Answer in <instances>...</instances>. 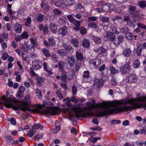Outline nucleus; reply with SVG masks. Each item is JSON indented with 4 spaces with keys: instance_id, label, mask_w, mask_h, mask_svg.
<instances>
[{
    "instance_id": "obj_44",
    "label": "nucleus",
    "mask_w": 146,
    "mask_h": 146,
    "mask_svg": "<svg viewBox=\"0 0 146 146\" xmlns=\"http://www.w3.org/2000/svg\"><path fill=\"white\" fill-rule=\"evenodd\" d=\"M110 29L112 31L113 33L116 35H118L119 33V32L118 31L115 26L113 25H111Z\"/></svg>"
},
{
    "instance_id": "obj_40",
    "label": "nucleus",
    "mask_w": 146,
    "mask_h": 146,
    "mask_svg": "<svg viewBox=\"0 0 146 146\" xmlns=\"http://www.w3.org/2000/svg\"><path fill=\"white\" fill-rule=\"evenodd\" d=\"M60 71L62 72V75L61 77L62 79V81L63 82L66 81L67 78L66 72L64 70Z\"/></svg>"
},
{
    "instance_id": "obj_20",
    "label": "nucleus",
    "mask_w": 146,
    "mask_h": 146,
    "mask_svg": "<svg viewBox=\"0 0 146 146\" xmlns=\"http://www.w3.org/2000/svg\"><path fill=\"white\" fill-rule=\"evenodd\" d=\"M68 62L71 67H72L75 63V59L73 56H68L67 58Z\"/></svg>"
},
{
    "instance_id": "obj_1",
    "label": "nucleus",
    "mask_w": 146,
    "mask_h": 146,
    "mask_svg": "<svg viewBox=\"0 0 146 146\" xmlns=\"http://www.w3.org/2000/svg\"><path fill=\"white\" fill-rule=\"evenodd\" d=\"M111 106L114 108L112 109L108 110H103L102 112L104 114L101 116L105 115L110 113H119L123 110L126 111L134 109L137 108L143 107L146 108V97L140 96L138 97L137 100L134 98H130L128 100H116L113 102Z\"/></svg>"
},
{
    "instance_id": "obj_10",
    "label": "nucleus",
    "mask_w": 146,
    "mask_h": 146,
    "mask_svg": "<svg viewBox=\"0 0 146 146\" xmlns=\"http://www.w3.org/2000/svg\"><path fill=\"white\" fill-rule=\"evenodd\" d=\"M89 63L91 66H93L95 68H97L101 65V61L99 59L97 58L91 60Z\"/></svg>"
},
{
    "instance_id": "obj_23",
    "label": "nucleus",
    "mask_w": 146,
    "mask_h": 146,
    "mask_svg": "<svg viewBox=\"0 0 146 146\" xmlns=\"http://www.w3.org/2000/svg\"><path fill=\"white\" fill-rule=\"evenodd\" d=\"M50 31L53 33H56V32L57 26L54 23H51L50 25Z\"/></svg>"
},
{
    "instance_id": "obj_18",
    "label": "nucleus",
    "mask_w": 146,
    "mask_h": 146,
    "mask_svg": "<svg viewBox=\"0 0 146 146\" xmlns=\"http://www.w3.org/2000/svg\"><path fill=\"white\" fill-rule=\"evenodd\" d=\"M44 69L47 73L50 74L51 75L53 74V73L52 71V69L51 68L48 66L47 63L44 62L43 64Z\"/></svg>"
},
{
    "instance_id": "obj_41",
    "label": "nucleus",
    "mask_w": 146,
    "mask_h": 146,
    "mask_svg": "<svg viewBox=\"0 0 146 146\" xmlns=\"http://www.w3.org/2000/svg\"><path fill=\"white\" fill-rule=\"evenodd\" d=\"M48 41L50 46H53L55 44V41L52 38H48Z\"/></svg>"
},
{
    "instance_id": "obj_30",
    "label": "nucleus",
    "mask_w": 146,
    "mask_h": 146,
    "mask_svg": "<svg viewBox=\"0 0 146 146\" xmlns=\"http://www.w3.org/2000/svg\"><path fill=\"white\" fill-rule=\"evenodd\" d=\"M89 41L86 38H84L82 42V46L84 47L88 48L90 45Z\"/></svg>"
},
{
    "instance_id": "obj_26",
    "label": "nucleus",
    "mask_w": 146,
    "mask_h": 146,
    "mask_svg": "<svg viewBox=\"0 0 146 146\" xmlns=\"http://www.w3.org/2000/svg\"><path fill=\"white\" fill-rule=\"evenodd\" d=\"M91 38L93 41L96 44H100L101 42L102 39L99 37L94 35H92L91 36Z\"/></svg>"
},
{
    "instance_id": "obj_63",
    "label": "nucleus",
    "mask_w": 146,
    "mask_h": 146,
    "mask_svg": "<svg viewBox=\"0 0 146 146\" xmlns=\"http://www.w3.org/2000/svg\"><path fill=\"white\" fill-rule=\"evenodd\" d=\"M141 133L142 134H146V127L144 126L143 127L142 129L140 130Z\"/></svg>"
},
{
    "instance_id": "obj_46",
    "label": "nucleus",
    "mask_w": 146,
    "mask_h": 146,
    "mask_svg": "<svg viewBox=\"0 0 146 146\" xmlns=\"http://www.w3.org/2000/svg\"><path fill=\"white\" fill-rule=\"evenodd\" d=\"M55 93L57 97H58L60 100H62L63 99L64 97L59 90H56V91Z\"/></svg>"
},
{
    "instance_id": "obj_52",
    "label": "nucleus",
    "mask_w": 146,
    "mask_h": 146,
    "mask_svg": "<svg viewBox=\"0 0 146 146\" xmlns=\"http://www.w3.org/2000/svg\"><path fill=\"white\" fill-rule=\"evenodd\" d=\"M120 31L121 33L126 34L129 31V29L127 27L122 28L120 29Z\"/></svg>"
},
{
    "instance_id": "obj_53",
    "label": "nucleus",
    "mask_w": 146,
    "mask_h": 146,
    "mask_svg": "<svg viewBox=\"0 0 146 146\" xmlns=\"http://www.w3.org/2000/svg\"><path fill=\"white\" fill-rule=\"evenodd\" d=\"M63 2L62 0H58L57 1H55V5L57 7H60L62 5Z\"/></svg>"
},
{
    "instance_id": "obj_43",
    "label": "nucleus",
    "mask_w": 146,
    "mask_h": 146,
    "mask_svg": "<svg viewBox=\"0 0 146 146\" xmlns=\"http://www.w3.org/2000/svg\"><path fill=\"white\" fill-rule=\"evenodd\" d=\"M25 21H26L25 25L27 27H30L31 23V17H28L27 19H25Z\"/></svg>"
},
{
    "instance_id": "obj_60",
    "label": "nucleus",
    "mask_w": 146,
    "mask_h": 146,
    "mask_svg": "<svg viewBox=\"0 0 146 146\" xmlns=\"http://www.w3.org/2000/svg\"><path fill=\"white\" fill-rule=\"evenodd\" d=\"M83 77L85 78H88L90 77V72L88 71H84L83 72Z\"/></svg>"
},
{
    "instance_id": "obj_37",
    "label": "nucleus",
    "mask_w": 146,
    "mask_h": 146,
    "mask_svg": "<svg viewBox=\"0 0 146 146\" xmlns=\"http://www.w3.org/2000/svg\"><path fill=\"white\" fill-rule=\"evenodd\" d=\"M58 53L62 57L66 55V53L65 50L63 49H59L57 51Z\"/></svg>"
},
{
    "instance_id": "obj_49",
    "label": "nucleus",
    "mask_w": 146,
    "mask_h": 146,
    "mask_svg": "<svg viewBox=\"0 0 146 146\" xmlns=\"http://www.w3.org/2000/svg\"><path fill=\"white\" fill-rule=\"evenodd\" d=\"M51 57V60L54 63H56L57 61L58 58L56 54H52Z\"/></svg>"
},
{
    "instance_id": "obj_55",
    "label": "nucleus",
    "mask_w": 146,
    "mask_h": 146,
    "mask_svg": "<svg viewBox=\"0 0 146 146\" xmlns=\"http://www.w3.org/2000/svg\"><path fill=\"white\" fill-rule=\"evenodd\" d=\"M88 27L96 28H97V26L95 23L94 22H92L90 23H89L88 25Z\"/></svg>"
},
{
    "instance_id": "obj_25",
    "label": "nucleus",
    "mask_w": 146,
    "mask_h": 146,
    "mask_svg": "<svg viewBox=\"0 0 146 146\" xmlns=\"http://www.w3.org/2000/svg\"><path fill=\"white\" fill-rule=\"evenodd\" d=\"M14 29L16 33H19L21 32L22 27L19 23H16L15 25Z\"/></svg>"
},
{
    "instance_id": "obj_9",
    "label": "nucleus",
    "mask_w": 146,
    "mask_h": 146,
    "mask_svg": "<svg viewBox=\"0 0 146 146\" xmlns=\"http://www.w3.org/2000/svg\"><path fill=\"white\" fill-rule=\"evenodd\" d=\"M94 51L96 52L100 57L105 56L106 55L107 51L102 46L94 49Z\"/></svg>"
},
{
    "instance_id": "obj_42",
    "label": "nucleus",
    "mask_w": 146,
    "mask_h": 146,
    "mask_svg": "<svg viewBox=\"0 0 146 146\" xmlns=\"http://www.w3.org/2000/svg\"><path fill=\"white\" fill-rule=\"evenodd\" d=\"M36 80L37 81V84L39 85L43 83L44 80V78L40 77H38L36 78Z\"/></svg>"
},
{
    "instance_id": "obj_12",
    "label": "nucleus",
    "mask_w": 146,
    "mask_h": 146,
    "mask_svg": "<svg viewBox=\"0 0 146 146\" xmlns=\"http://www.w3.org/2000/svg\"><path fill=\"white\" fill-rule=\"evenodd\" d=\"M106 37L109 40L113 41L115 38V35L114 33L111 31H108L106 32Z\"/></svg>"
},
{
    "instance_id": "obj_29",
    "label": "nucleus",
    "mask_w": 146,
    "mask_h": 146,
    "mask_svg": "<svg viewBox=\"0 0 146 146\" xmlns=\"http://www.w3.org/2000/svg\"><path fill=\"white\" fill-rule=\"evenodd\" d=\"M42 52L43 55L46 57L50 56V53L49 51L46 48H44L42 49Z\"/></svg>"
},
{
    "instance_id": "obj_17",
    "label": "nucleus",
    "mask_w": 146,
    "mask_h": 146,
    "mask_svg": "<svg viewBox=\"0 0 146 146\" xmlns=\"http://www.w3.org/2000/svg\"><path fill=\"white\" fill-rule=\"evenodd\" d=\"M103 80L101 78L96 79L94 81V84L98 88L102 87L103 85Z\"/></svg>"
},
{
    "instance_id": "obj_54",
    "label": "nucleus",
    "mask_w": 146,
    "mask_h": 146,
    "mask_svg": "<svg viewBox=\"0 0 146 146\" xmlns=\"http://www.w3.org/2000/svg\"><path fill=\"white\" fill-rule=\"evenodd\" d=\"M102 10L103 11L107 12L109 10V6L106 4L103 5L102 6Z\"/></svg>"
},
{
    "instance_id": "obj_21",
    "label": "nucleus",
    "mask_w": 146,
    "mask_h": 146,
    "mask_svg": "<svg viewBox=\"0 0 146 146\" xmlns=\"http://www.w3.org/2000/svg\"><path fill=\"white\" fill-rule=\"evenodd\" d=\"M128 78V81L130 83L135 82L137 80V76L135 74L130 75Z\"/></svg>"
},
{
    "instance_id": "obj_36",
    "label": "nucleus",
    "mask_w": 146,
    "mask_h": 146,
    "mask_svg": "<svg viewBox=\"0 0 146 146\" xmlns=\"http://www.w3.org/2000/svg\"><path fill=\"white\" fill-rule=\"evenodd\" d=\"M138 5L140 8L144 9L146 7V1H139Z\"/></svg>"
},
{
    "instance_id": "obj_48",
    "label": "nucleus",
    "mask_w": 146,
    "mask_h": 146,
    "mask_svg": "<svg viewBox=\"0 0 146 146\" xmlns=\"http://www.w3.org/2000/svg\"><path fill=\"white\" fill-rule=\"evenodd\" d=\"M43 135L42 134L38 133L37 135H35V136L34 137V139L35 140H38L42 138Z\"/></svg>"
},
{
    "instance_id": "obj_31",
    "label": "nucleus",
    "mask_w": 146,
    "mask_h": 146,
    "mask_svg": "<svg viewBox=\"0 0 146 146\" xmlns=\"http://www.w3.org/2000/svg\"><path fill=\"white\" fill-rule=\"evenodd\" d=\"M74 0H66L64 3V4L66 6L70 7L74 4Z\"/></svg>"
},
{
    "instance_id": "obj_64",
    "label": "nucleus",
    "mask_w": 146,
    "mask_h": 146,
    "mask_svg": "<svg viewBox=\"0 0 146 146\" xmlns=\"http://www.w3.org/2000/svg\"><path fill=\"white\" fill-rule=\"evenodd\" d=\"M72 92L73 95H75L76 94L77 92V89L75 86L73 85L72 87Z\"/></svg>"
},
{
    "instance_id": "obj_5",
    "label": "nucleus",
    "mask_w": 146,
    "mask_h": 146,
    "mask_svg": "<svg viewBox=\"0 0 146 146\" xmlns=\"http://www.w3.org/2000/svg\"><path fill=\"white\" fill-rule=\"evenodd\" d=\"M12 95H11L9 97H7L5 96H3L1 98L2 100L4 101V103H1L0 102V104H3L6 108H9L10 107H12L14 110H18L19 108L18 106H15L14 104L16 103L17 101L16 98L13 99Z\"/></svg>"
},
{
    "instance_id": "obj_47",
    "label": "nucleus",
    "mask_w": 146,
    "mask_h": 146,
    "mask_svg": "<svg viewBox=\"0 0 146 146\" xmlns=\"http://www.w3.org/2000/svg\"><path fill=\"white\" fill-rule=\"evenodd\" d=\"M35 93L38 97L39 98H42V92L39 89H37L35 90Z\"/></svg>"
},
{
    "instance_id": "obj_3",
    "label": "nucleus",
    "mask_w": 146,
    "mask_h": 146,
    "mask_svg": "<svg viewBox=\"0 0 146 146\" xmlns=\"http://www.w3.org/2000/svg\"><path fill=\"white\" fill-rule=\"evenodd\" d=\"M128 12L130 15L133 16L132 20L129 15L124 17L123 21L126 22L127 25L129 27L134 28L136 25V21L141 19V18L139 16L140 14V10H137L135 6H129Z\"/></svg>"
},
{
    "instance_id": "obj_4",
    "label": "nucleus",
    "mask_w": 146,
    "mask_h": 146,
    "mask_svg": "<svg viewBox=\"0 0 146 146\" xmlns=\"http://www.w3.org/2000/svg\"><path fill=\"white\" fill-rule=\"evenodd\" d=\"M22 100L23 102L21 104L18 106L19 108L18 109H20L23 111H27L36 113H42L43 111L41 109V106L40 104H37L36 106L32 110L30 109V108L27 106L28 105H30L31 103L30 97L29 96H25Z\"/></svg>"
},
{
    "instance_id": "obj_45",
    "label": "nucleus",
    "mask_w": 146,
    "mask_h": 146,
    "mask_svg": "<svg viewBox=\"0 0 146 146\" xmlns=\"http://www.w3.org/2000/svg\"><path fill=\"white\" fill-rule=\"evenodd\" d=\"M110 70L111 73L112 74H114L119 72V70L116 69L113 66L110 67Z\"/></svg>"
},
{
    "instance_id": "obj_34",
    "label": "nucleus",
    "mask_w": 146,
    "mask_h": 146,
    "mask_svg": "<svg viewBox=\"0 0 146 146\" xmlns=\"http://www.w3.org/2000/svg\"><path fill=\"white\" fill-rule=\"evenodd\" d=\"M76 56L77 60H80L81 61L83 60V56L82 54L79 52H76Z\"/></svg>"
},
{
    "instance_id": "obj_56",
    "label": "nucleus",
    "mask_w": 146,
    "mask_h": 146,
    "mask_svg": "<svg viewBox=\"0 0 146 146\" xmlns=\"http://www.w3.org/2000/svg\"><path fill=\"white\" fill-rule=\"evenodd\" d=\"M63 101L65 102L66 105L68 106H70V102H71L70 99L68 97H67L65 99L63 100Z\"/></svg>"
},
{
    "instance_id": "obj_28",
    "label": "nucleus",
    "mask_w": 146,
    "mask_h": 146,
    "mask_svg": "<svg viewBox=\"0 0 146 146\" xmlns=\"http://www.w3.org/2000/svg\"><path fill=\"white\" fill-rule=\"evenodd\" d=\"M137 48L136 49L137 54L138 56H140L141 55L142 50V46L139 44L137 45Z\"/></svg>"
},
{
    "instance_id": "obj_19",
    "label": "nucleus",
    "mask_w": 146,
    "mask_h": 146,
    "mask_svg": "<svg viewBox=\"0 0 146 146\" xmlns=\"http://www.w3.org/2000/svg\"><path fill=\"white\" fill-rule=\"evenodd\" d=\"M30 41L32 46L31 48L34 49L35 47H37L38 45V42L36 38H31Z\"/></svg>"
},
{
    "instance_id": "obj_11",
    "label": "nucleus",
    "mask_w": 146,
    "mask_h": 146,
    "mask_svg": "<svg viewBox=\"0 0 146 146\" xmlns=\"http://www.w3.org/2000/svg\"><path fill=\"white\" fill-rule=\"evenodd\" d=\"M100 20L102 22V23L100 24V26L103 27H107L110 21V18L107 16H103L100 18Z\"/></svg>"
},
{
    "instance_id": "obj_39",
    "label": "nucleus",
    "mask_w": 146,
    "mask_h": 146,
    "mask_svg": "<svg viewBox=\"0 0 146 146\" xmlns=\"http://www.w3.org/2000/svg\"><path fill=\"white\" fill-rule=\"evenodd\" d=\"M20 50L22 52V55H23L24 54V52H26L27 51V46L26 45H23L22 44L20 45Z\"/></svg>"
},
{
    "instance_id": "obj_16",
    "label": "nucleus",
    "mask_w": 146,
    "mask_h": 146,
    "mask_svg": "<svg viewBox=\"0 0 146 146\" xmlns=\"http://www.w3.org/2000/svg\"><path fill=\"white\" fill-rule=\"evenodd\" d=\"M62 46L66 50L70 53H72L74 51L73 48L70 45L63 43Z\"/></svg>"
},
{
    "instance_id": "obj_61",
    "label": "nucleus",
    "mask_w": 146,
    "mask_h": 146,
    "mask_svg": "<svg viewBox=\"0 0 146 146\" xmlns=\"http://www.w3.org/2000/svg\"><path fill=\"white\" fill-rule=\"evenodd\" d=\"M111 82L113 86H115L117 85L115 78L114 77H112Z\"/></svg>"
},
{
    "instance_id": "obj_15",
    "label": "nucleus",
    "mask_w": 146,
    "mask_h": 146,
    "mask_svg": "<svg viewBox=\"0 0 146 146\" xmlns=\"http://www.w3.org/2000/svg\"><path fill=\"white\" fill-rule=\"evenodd\" d=\"M58 30L59 33L62 36H64L68 33L67 28L66 26H64L63 27L58 29Z\"/></svg>"
},
{
    "instance_id": "obj_6",
    "label": "nucleus",
    "mask_w": 146,
    "mask_h": 146,
    "mask_svg": "<svg viewBox=\"0 0 146 146\" xmlns=\"http://www.w3.org/2000/svg\"><path fill=\"white\" fill-rule=\"evenodd\" d=\"M43 107H45L46 109L43 110L41 106V109L43 111L42 113H38L42 114H45L46 116H50L55 114V108L54 106L53 103L49 101L44 102L42 104Z\"/></svg>"
},
{
    "instance_id": "obj_24",
    "label": "nucleus",
    "mask_w": 146,
    "mask_h": 146,
    "mask_svg": "<svg viewBox=\"0 0 146 146\" xmlns=\"http://www.w3.org/2000/svg\"><path fill=\"white\" fill-rule=\"evenodd\" d=\"M65 62L63 61H60L58 63V68L60 71L64 70Z\"/></svg>"
},
{
    "instance_id": "obj_13",
    "label": "nucleus",
    "mask_w": 146,
    "mask_h": 146,
    "mask_svg": "<svg viewBox=\"0 0 146 146\" xmlns=\"http://www.w3.org/2000/svg\"><path fill=\"white\" fill-rule=\"evenodd\" d=\"M38 28L40 31H43V33L44 35L47 34L48 27L46 25L43 26L42 24H40L38 25Z\"/></svg>"
},
{
    "instance_id": "obj_38",
    "label": "nucleus",
    "mask_w": 146,
    "mask_h": 146,
    "mask_svg": "<svg viewBox=\"0 0 146 146\" xmlns=\"http://www.w3.org/2000/svg\"><path fill=\"white\" fill-rule=\"evenodd\" d=\"M81 65V61L80 60H77L75 64V70L76 71H78Z\"/></svg>"
},
{
    "instance_id": "obj_22",
    "label": "nucleus",
    "mask_w": 146,
    "mask_h": 146,
    "mask_svg": "<svg viewBox=\"0 0 146 146\" xmlns=\"http://www.w3.org/2000/svg\"><path fill=\"white\" fill-rule=\"evenodd\" d=\"M40 7L41 9L45 11V12L48 11L50 9V6L47 3L42 2L40 4Z\"/></svg>"
},
{
    "instance_id": "obj_2",
    "label": "nucleus",
    "mask_w": 146,
    "mask_h": 146,
    "mask_svg": "<svg viewBox=\"0 0 146 146\" xmlns=\"http://www.w3.org/2000/svg\"><path fill=\"white\" fill-rule=\"evenodd\" d=\"M86 105L88 106L87 107L84 108L83 110L84 111L81 114L79 113L82 112V110L81 107L80 106H76L74 108V111L76 113L75 114V116L77 118H79L83 116L84 117H86L88 116H91L92 113V112L91 111L93 108L97 109L98 108H100L102 109L99 112H96V116L97 117H100L105 116L109 114H111L110 113L104 116H101L102 115L104 114V113L102 112L103 110H108L110 109L112 110V109H111L108 108V105L105 102L103 103H97V104H92L91 102H88L86 103ZM96 111H97V109H96Z\"/></svg>"
},
{
    "instance_id": "obj_33",
    "label": "nucleus",
    "mask_w": 146,
    "mask_h": 146,
    "mask_svg": "<svg viewBox=\"0 0 146 146\" xmlns=\"http://www.w3.org/2000/svg\"><path fill=\"white\" fill-rule=\"evenodd\" d=\"M32 66L34 69L37 70L40 68L42 66L39 65L38 63L36 61L33 62L32 63Z\"/></svg>"
},
{
    "instance_id": "obj_7",
    "label": "nucleus",
    "mask_w": 146,
    "mask_h": 146,
    "mask_svg": "<svg viewBox=\"0 0 146 146\" xmlns=\"http://www.w3.org/2000/svg\"><path fill=\"white\" fill-rule=\"evenodd\" d=\"M67 18L71 23L76 26V27H74V29L76 31H78L80 29L79 26L81 23V21H78L76 19H74L73 17L71 15H68Z\"/></svg>"
},
{
    "instance_id": "obj_32",
    "label": "nucleus",
    "mask_w": 146,
    "mask_h": 146,
    "mask_svg": "<svg viewBox=\"0 0 146 146\" xmlns=\"http://www.w3.org/2000/svg\"><path fill=\"white\" fill-rule=\"evenodd\" d=\"M131 54V49L129 48H127L123 52V54L126 57L130 56Z\"/></svg>"
},
{
    "instance_id": "obj_57",
    "label": "nucleus",
    "mask_w": 146,
    "mask_h": 146,
    "mask_svg": "<svg viewBox=\"0 0 146 146\" xmlns=\"http://www.w3.org/2000/svg\"><path fill=\"white\" fill-rule=\"evenodd\" d=\"M36 131V130H34L33 129H32L30 130L28 132V136L29 137H32L33 135Z\"/></svg>"
},
{
    "instance_id": "obj_14",
    "label": "nucleus",
    "mask_w": 146,
    "mask_h": 146,
    "mask_svg": "<svg viewBox=\"0 0 146 146\" xmlns=\"http://www.w3.org/2000/svg\"><path fill=\"white\" fill-rule=\"evenodd\" d=\"M124 37L121 35L118 36L116 38H115L113 41L114 44L116 45H119L121 42L123 40Z\"/></svg>"
},
{
    "instance_id": "obj_50",
    "label": "nucleus",
    "mask_w": 146,
    "mask_h": 146,
    "mask_svg": "<svg viewBox=\"0 0 146 146\" xmlns=\"http://www.w3.org/2000/svg\"><path fill=\"white\" fill-rule=\"evenodd\" d=\"M125 37L127 39L130 40L133 38V36L132 34L131 33L127 32L125 34Z\"/></svg>"
},
{
    "instance_id": "obj_58",
    "label": "nucleus",
    "mask_w": 146,
    "mask_h": 146,
    "mask_svg": "<svg viewBox=\"0 0 146 146\" xmlns=\"http://www.w3.org/2000/svg\"><path fill=\"white\" fill-rule=\"evenodd\" d=\"M143 144L144 141H138L135 142V146H143Z\"/></svg>"
},
{
    "instance_id": "obj_59",
    "label": "nucleus",
    "mask_w": 146,
    "mask_h": 146,
    "mask_svg": "<svg viewBox=\"0 0 146 146\" xmlns=\"http://www.w3.org/2000/svg\"><path fill=\"white\" fill-rule=\"evenodd\" d=\"M137 26L139 28L143 29L144 30L146 29V26H145L144 25L141 23H137Z\"/></svg>"
},
{
    "instance_id": "obj_8",
    "label": "nucleus",
    "mask_w": 146,
    "mask_h": 146,
    "mask_svg": "<svg viewBox=\"0 0 146 146\" xmlns=\"http://www.w3.org/2000/svg\"><path fill=\"white\" fill-rule=\"evenodd\" d=\"M131 70V66L128 62H126L119 69L120 71L122 74H126L129 73Z\"/></svg>"
},
{
    "instance_id": "obj_35",
    "label": "nucleus",
    "mask_w": 146,
    "mask_h": 146,
    "mask_svg": "<svg viewBox=\"0 0 146 146\" xmlns=\"http://www.w3.org/2000/svg\"><path fill=\"white\" fill-rule=\"evenodd\" d=\"M140 61L139 59L134 60L133 62V67L135 68H138L140 65Z\"/></svg>"
},
{
    "instance_id": "obj_62",
    "label": "nucleus",
    "mask_w": 146,
    "mask_h": 146,
    "mask_svg": "<svg viewBox=\"0 0 146 146\" xmlns=\"http://www.w3.org/2000/svg\"><path fill=\"white\" fill-rule=\"evenodd\" d=\"M41 126L40 123H36L35 124L33 127V129L34 130L39 129Z\"/></svg>"
},
{
    "instance_id": "obj_27",
    "label": "nucleus",
    "mask_w": 146,
    "mask_h": 146,
    "mask_svg": "<svg viewBox=\"0 0 146 146\" xmlns=\"http://www.w3.org/2000/svg\"><path fill=\"white\" fill-rule=\"evenodd\" d=\"M70 43L74 46L75 47L78 46L79 44L78 40L75 38H71L70 40Z\"/></svg>"
},
{
    "instance_id": "obj_51",
    "label": "nucleus",
    "mask_w": 146,
    "mask_h": 146,
    "mask_svg": "<svg viewBox=\"0 0 146 146\" xmlns=\"http://www.w3.org/2000/svg\"><path fill=\"white\" fill-rule=\"evenodd\" d=\"M44 15L42 14H39L37 18V19L40 22H41L43 21Z\"/></svg>"
}]
</instances>
